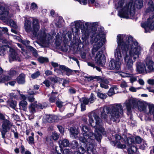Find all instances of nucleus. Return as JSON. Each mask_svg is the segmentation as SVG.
I'll use <instances>...</instances> for the list:
<instances>
[{"instance_id":"1","label":"nucleus","mask_w":154,"mask_h":154,"mask_svg":"<svg viewBox=\"0 0 154 154\" xmlns=\"http://www.w3.org/2000/svg\"><path fill=\"white\" fill-rule=\"evenodd\" d=\"M99 111L97 110L92 112L88 114L89 122L91 125L95 128V134L89 130L88 127L83 126L82 128L83 131L82 136L79 137V140L82 143H94L95 139L100 142L102 136L99 133L101 132L103 134H105L104 129L102 127L103 124L99 116Z\"/></svg>"},{"instance_id":"2","label":"nucleus","mask_w":154,"mask_h":154,"mask_svg":"<svg viewBox=\"0 0 154 154\" xmlns=\"http://www.w3.org/2000/svg\"><path fill=\"white\" fill-rule=\"evenodd\" d=\"M101 118L106 121L108 116L106 114H109L111 120L115 122L116 119L121 117L123 114V109L120 104H116L110 107L104 106L100 108Z\"/></svg>"},{"instance_id":"3","label":"nucleus","mask_w":154,"mask_h":154,"mask_svg":"<svg viewBox=\"0 0 154 154\" xmlns=\"http://www.w3.org/2000/svg\"><path fill=\"white\" fill-rule=\"evenodd\" d=\"M115 4L116 9H120L118 14L121 17L129 18L134 15L135 8L132 2L126 3V0H117Z\"/></svg>"},{"instance_id":"4","label":"nucleus","mask_w":154,"mask_h":154,"mask_svg":"<svg viewBox=\"0 0 154 154\" xmlns=\"http://www.w3.org/2000/svg\"><path fill=\"white\" fill-rule=\"evenodd\" d=\"M89 23L81 20H77L71 23L70 26L72 27L75 26L74 28H72V31L73 34L75 35L78 34L79 31V28L80 27L81 29L82 33V38L83 40V43L87 45L89 44L88 38L91 30L88 28Z\"/></svg>"},{"instance_id":"5","label":"nucleus","mask_w":154,"mask_h":154,"mask_svg":"<svg viewBox=\"0 0 154 154\" xmlns=\"http://www.w3.org/2000/svg\"><path fill=\"white\" fill-rule=\"evenodd\" d=\"M32 28L31 32L33 33V35L37 36L38 39L41 43H37L39 45H41L42 47H47L48 45L49 41L52 38V37L48 34H46L44 29L40 31L37 35L36 33L39 29V25L37 20L34 19L32 22Z\"/></svg>"},{"instance_id":"6","label":"nucleus","mask_w":154,"mask_h":154,"mask_svg":"<svg viewBox=\"0 0 154 154\" xmlns=\"http://www.w3.org/2000/svg\"><path fill=\"white\" fill-rule=\"evenodd\" d=\"M117 41L118 47L121 48H140L136 41H134L133 37L131 36L124 35H118L117 36Z\"/></svg>"},{"instance_id":"7","label":"nucleus","mask_w":154,"mask_h":154,"mask_svg":"<svg viewBox=\"0 0 154 154\" xmlns=\"http://www.w3.org/2000/svg\"><path fill=\"white\" fill-rule=\"evenodd\" d=\"M128 112L131 111V107L137 108L140 112H145L147 110V104L144 101L139 100L136 98H130L127 100L123 103Z\"/></svg>"},{"instance_id":"8","label":"nucleus","mask_w":154,"mask_h":154,"mask_svg":"<svg viewBox=\"0 0 154 154\" xmlns=\"http://www.w3.org/2000/svg\"><path fill=\"white\" fill-rule=\"evenodd\" d=\"M126 49H116L115 51V57L116 59L118 60H122V55L124 56V60L125 64L128 69L131 72H132L133 69L132 66L133 61L127 55Z\"/></svg>"},{"instance_id":"9","label":"nucleus","mask_w":154,"mask_h":154,"mask_svg":"<svg viewBox=\"0 0 154 154\" xmlns=\"http://www.w3.org/2000/svg\"><path fill=\"white\" fill-rule=\"evenodd\" d=\"M92 52L93 55L96 54L95 58L96 63L100 66H103L106 63V56L107 55L105 49H92Z\"/></svg>"},{"instance_id":"10","label":"nucleus","mask_w":154,"mask_h":154,"mask_svg":"<svg viewBox=\"0 0 154 154\" xmlns=\"http://www.w3.org/2000/svg\"><path fill=\"white\" fill-rule=\"evenodd\" d=\"M0 120H3L1 126L0 127V132L2 137L5 140L6 138V133L9 132L13 126V124L9 120L5 119L4 116L1 113Z\"/></svg>"},{"instance_id":"11","label":"nucleus","mask_w":154,"mask_h":154,"mask_svg":"<svg viewBox=\"0 0 154 154\" xmlns=\"http://www.w3.org/2000/svg\"><path fill=\"white\" fill-rule=\"evenodd\" d=\"M91 40L94 42L93 48H100L106 41L105 35L102 32H96L92 36Z\"/></svg>"},{"instance_id":"12","label":"nucleus","mask_w":154,"mask_h":154,"mask_svg":"<svg viewBox=\"0 0 154 154\" xmlns=\"http://www.w3.org/2000/svg\"><path fill=\"white\" fill-rule=\"evenodd\" d=\"M141 26L144 29L145 32H149L150 30L154 29V14L152 17H150L148 19L147 22L141 23Z\"/></svg>"},{"instance_id":"13","label":"nucleus","mask_w":154,"mask_h":154,"mask_svg":"<svg viewBox=\"0 0 154 154\" xmlns=\"http://www.w3.org/2000/svg\"><path fill=\"white\" fill-rule=\"evenodd\" d=\"M146 72H154V62L149 58H147L145 60Z\"/></svg>"},{"instance_id":"14","label":"nucleus","mask_w":154,"mask_h":154,"mask_svg":"<svg viewBox=\"0 0 154 154\" xmlns=\"http://www.w3.org/2000/svg\"><path fill=\"white\" fill-rule=\"evenodd\" d=\"M120 60H111L109 62V67L110 69L119 70L121 66Z\"/></svg>"},{"instance_id":"15","label":"nucleus","mask_w":154,"mask_h":154,"mask_svg":"<svg viewBox=\"0 0 154 154\" xmlns=\"http://www.w3.org/2000/svg\"><path fill=\"white\" fill-rule=\"evenodd\" d=\"M128 52L131 57L135 60L138 58L139 55L141 53L140 49H129Z\"/></svg>"},{"instance_id":"16","label":"nucleus","mask_w":154,"mask_h":154,"mask_svg":"<svg viewBox=\"0 0 154 154\" xmlns=\"http://www.w3.org/2000/svg\"><path fill=\"white\" fill-rule=\"evenodd\" d=\"M136 70L139 73H143L145 71L146 72L145 63L143 64L141 62H137L136 63Z\"/></svg>"},{"instance_id":"17","label":"nucleus","mask_w":154,"mask_h":154,"mask_svg":"<svg viewBox=\"0 0 154 154\" xmlns=\"http://www.w3.org/2000/svg\"><path fill=\"white\" fill-rule=\"evenodd\" d=\"M57 119L55 116L46 115L43 118V120L45 122L52 123L54 122Z\"/></svg>"},{"instance_id":"18","label":"nucleus","mask_w":154,"mask_h":154,"mask_svg":"<svg viewBox=\"0 0 154 154\" xmlns=\"http://www.w3.org/2000/svg\"><path fill=\"white\" fill-rule=\"evenodd\" d=\"M9 13L8 10L5 8L0 13V19L2 20H7L8 18L11 17L10 15H9Z\"/></svg>"},{"instance_id":"19","label":"nucleus","mask_w":154,"mask_h":154,"mask_svg":"<svg viewBox=\"0 0 154 154\" xmlns=\"http://www.w3.org/2000/svg\"><path fill=\"white\" fill-rule=\"evenodd\" d=\"M121 75L124 77H130V80L131 83H133L136 81L137 78L136 76H134L132 74H130L126 72H122L121 74Z\"/></svg>"},{"instance_id":"20","label":"nucleus","mask_w":154,"mask_h":154,"mask_svg":"<svg viewBox=\"0 0 154 154\" xmlns=\"http://www.w3.org/2000/svg\"><path fill=\"white\" fill-rule=\"evenodd\" d=\"M25 30L27 32H30L32 31L31 22L30 21L26 20H25L24 24Z\"/></svg>"},{"instance_id":"21","label":"nucleus","mask_w":154,"mask_h":154,"mask_svg":"<svg viewBox=\"0 0 154 154\" xmlns=\"http://www.w3.org/2000/svg\"><path fill=\"white\" fill-rule=\"evenodd\" d=\"M69 132L71 137L75 138H76L79 132V131L74 127H71L69 129Z\"/></svg>"},{"instance_id":"22","label":"nucleus","mask_w":154,"mask_h":154,"mask_svg":"<svg viewBox=\"0 0 154 154\" xmlns=\"http://www.w3.org/2000/svg\"><path fill=\"white\" fill-rule=\"evenodd\" d=\"M59 146L60 148L64 147H67L69 145V141L66 139H63L60 140L59 141Z\"/></svg>"},{"instance_id":"23","label":"nucleus","mask_w":154,"mask_h":154,"mask_svg":"<svg viewBox=\"0 0 154 154\" xmlns=\"http://www.w3.org/2000/svg\"><path fill=\"white\" fill-rule=\"evenodd\" d=\"M37 101H35L34 103H31L29 106V112L31 114L35 112V108H38L37 104H36Z\"/></svg>"},{"instance_id":"24","label":"nucleus","mask_w":154,"mask_h":154,"mask_svg":"<svg viewBox=\"0 0 154 154\" xmlns=\"http://www.w3.org/2000/svg\"><path fill=\"white\" fill-rule=\"evenodd\" d=\"M27 103L25 100H21L19 103L20 108L26 111L27 109Z\"/></svg>"},{"instance_id":"25","label":"nucleus","mask_w":154,"mask_h":154,"mask_svg":"<svg viewBox=\"0 0 154 154\" xmlns=\"http://www.w3.org/2000/svg\"><path fill=\"white\" fill-rule=\"evenodd\" d=\"M9 55L10 57L13 60H16L18 57L17 54L14 49H10Z\"/></svg>"},{"instance_id":"26","label":"nucleus","mask_w":154,"mask_h":154,"mask_svg":"<svg viewBox=\"0 0 154 154\" xmlns=\"http://www.w3.org/2000/svg\"><path fill=\"white\" fill-rule=\"evenodd\" d=\"M25 75L23 74H20L17 78V81L19 84H23L25 82Z\"/></svg>"},{"instance_id":"27","label":"nucleus","mask_w":154,"mask_h":154,"mask_svg":"<svg viewBox=\"0 0 154 154\" xmlns=\"http://www.w3.org/2000/svg\"><path fill=\"white\" fill-rule=\"evenodd\" d=\"M149 7L146 10L147 12L153 11H154V3L152 0H150L148 3Z\"/></svg>"},{"instance_id":"28","label":"nucleus","mask_w":154,"mask_h":154,"mask_svg":"<svg viewBox=\"0 0 154 154\" xmlns=\"http://www.w3.org/2000/svg\"><path fill=\"white\" fill-rule=\"evenodd\" d=\"M149 109V113L153 116L154 119V104H149L148 105Z\"/></svg>"},{"instance_id":"29","label":"nucleus","mask_w":154,"mask_h":154,"mask_svg":"<svg viewBox=\"0 0 154 154\" xmlns=\"http://www.w3.org/2000/svg\"><path fill=\"white\" fill-rule=\"evenodd\" d=\"M135 6L138 9L141 8L143 6V0H136L135 2Z\"/></svg>"},{"instance_id":"30","label":"nucleus","mask_w":154,"mask_h":154,"mask_svg":"<svg viewBox=\"0 0 154 154\" xmlns=\"http://www.w3.org/2000/svg\"><path fill=\"white\" fill-rule=\"evenodd\" d=\"M8 74L11 77L17 75L18 73L15 69L12 68L8 72Z\"/></svg>"},{"instance_id":"31","label":"nucleus","mask_w":154,"mask_h":154,"mask_svg":"<svg viewBox=\"0 0 154 154\" xmlns=\"http://www.w3.org/2000/svg\"><path fill=\"white\" fill-rule=\"evenodd\" d=\"M11 79V77L8 75L2 76L0 78V83L5 82L10 80Z\"/></svg>"},{"instance_id":"32","label":"nucleus","mask_w":154,"mask_h":154,"mask_svg":"<svg viewBox=\"0 0 154 154\" xmlns=\"http://www.w3.org/2000/svg\"><path fill=\"white\" fill-rule=\"evenodd\" d=\"M38 61L41 63H46L48 62V58L40 57L38 58Z\"/></svg>"},{"instance_id":"33","label":"nucleus","mask_w":154,"mask_h":154,"mask_svg":"<svg viewBox=\"0 0 154 154\" xmlns=\"http://www.w3.org/2000/svg\"><path fill=\"white\" fill-rule=\"evenodd\" d=\"M55 94L57 95V93L53 92L51 93V96L50 97L49 99V101L50 102H54L57 100L56 97H53V95H54Z\"/></svg>"},{"instance_id":"34","label":"nucleus","mask_w":154,"mask_h":154,"mask_svg":"<svg viewBox=\"0 0 154 154\" xmlns=\"http://www.w3.org/2000/svg\"><path fill=\"white\" fill-rule=\"evenodd\" d=\"M8 104L12 108H14L16 106V102L13 100L7 101Z\"/></svg>"},{"instance_id":"35","label":"nucleus","mask_w":154,"mask_h":154,"mask_svg":"<svg viewBox=\"0 0 154 154\" xmlns=\"http://www.w3.org/2000/svg\"><path fill=\"white\" fill-rule=\"evenodd\" d=\"M136 150V148L134 146H131L130 149L128 150V154H134Z\"/></svg>"},{"instance_id":"36","label":"nucleus","mask_w":154,"mask_h":154,"mask_svg":"<svg viewBox=\"0 0 154 154\" xmlns=\"http://www.w3.org/2000/svg\"><path fill=\"white\" fill-rule=\"evenodd\" d=\"M8 23L11 27L15 29L17 28V26L16 23L13 20H9Z\"/></svg>"},{"instance_id":"37","label":"nucleus","mask_w":154,"mask_h":154,"mask_svg":"<svg viewBox=\"0 0 154 154\" xmlns=\"http://www.w3.org/2000/svg\"><path fill=\"white\" fill-rule=\"evenodd\" d=\"M97 95L99 97L103 99L106 98L107 97L106 94H103L100 92H97Z\"/></svg>"},{"instance_id":"38","label":"nucleus","mask_w":154,"mask_h":154,"mask_svg":"<svg viewBox=\"0 0 154 154\" xmlns=\"http://www.w3.org/2000/svg\"><path fill=\"white\" fill-rule=\"evenodd\" d=\"M80 100L81 103L86 105L88 104L89 102L88 99L86 98H82Z\"/></svg>"},{"instance_id":"39","label":"nucleus","mask_w":154,"mask_h":154,"mask_svg":"<svg viewBox=\"0 0 154 154\" xmlns=\"http://www.w3.org/2000/svg\"><path fill=\"white\" fill-rule=\"evenodd\" d=\"M52 136L53 139L55 140H57L59 137V135L55 132H52Z\"/></svg>"},{"instance_id":"40","label":"nucleus","mask_w":154,"mask_h":154,"mask_svg":"<svg viewBox=\"0 0 154 154\" xmlns=\"http://www.w3.org/2000/svg\"><path fill=\"white\" fill-rule=\"evenodd\" d=\"M89 102L90 103H93L95 100L94 95L92 93H91L90 98L88 99Z\"/></svg>"},{"instance_id":"41","label":"nucleus","mask_w":154,"mask_h":154,"mask_svg":"<svg viewBox=\"0 0 154 154\" xmlns=\"http://www.w3.org/2000/svg\"><path fill=\"white\" fill-rule=\"evenodd\" d=\"M47 104L46 103H43L42 104H37L38 108L42 109L46 108L47 106Z\"/></svg>"},{"instance_id":"42","label":"nucleus","mask_w":154,"mask_h":154,"mask_svg":"<svg viewBox=\"0 0 154 154\" xmlns=\"http://www.w3.org/2000/svg\"><path fill=\"white\" fill-rule=\"evenodd\" d=\"M40 75V73L39 71H37L35 73L32 74L31 75V77L33 79H35L38 77Z\"/></svg>"},{"instance_id":"43","label":"nucleus","mask_w":154,"mask_h":154,"mask_svg":"<svg viewBox=\"0 0 154 154\" xmlns=\"http://www.w3.org/2000/svg\"><path fill=\"white\" fill-rule=\"evenodd\" d=\"M72 147L73 148H76L78 146V143L75 140H73L71 143Z\"/></svg>"},{"instance_id":"44","label":"nucleus","mask_w":154,"mask_h":154,"mask_svg":"<svg viewBox=\"0 0 154 154\" xmlns=\"http://www.w3.org/2000/svg\"><path fill=\"white\" fill-rule=\"evenodd\" d=\"M116 92L114 90V88H110L109 91L108 92V95L109 96H111L112 95L115 94Z\"/></svg>"},{"instance_id":"45","label":"nucleus","mask_w":154,"mask_h":154,"mask_svg":"<svg viewBox=\"0 0 154 154\" xmlns=\"http://www.w3.org/2000/svg\"><path fill=\"white\" fill-rule=\"evenodd\" d=\"M54 51L59 54H61L60 51H61L64 52H66L67 51V49H54Z\"/></svg>"},{"instance_id":"46","label":"nucleus","mask_w":154,"mask_h":154,"mask_svg":"<svg viewBox=\"0 0 154 154\" xmlns=\"http://www.w3.org/2000/svg\"><path fill=\"white\" fill-rule=\"evenodd\" d=\"M27 99L28 101L30 102L34 101L35 100L34 97L31 95H29L27 96Z\"/></svg>"},{"instance_id":"47","label":"nucleus","mask_w":154,"mask_h":154,"mask_svg":"<svg viewBox=\"0 0 154 154\" xmlns=\"http://www.w3.org/2000/svg\"><path fill=\"white\" fill-rule=\"evenodd\" d=\"M31 51L33 55L35 57H37L38 56V54L37 50L35 49H29Z\"/></svg>"},{"instance_id":"48","label":"nucleus","mask_w":154,"mask_h":154,"mask_svg":"<svg viewBox=\"0 0 154 154\" xmlns=\"http://www.w3.org/2000/svg\"><path fill=\"white\" fill-rule=\"evenodd\" d=\"M63 103L60 100H58L56 102V104L57 107L59 108H61L63 106Z\"/></svg>"},{"instance_id":"49","label":"nucleus","mask_w":154,"mask_h":154,"mask_svg":"<svg viewBox=\"0 0 154 154\" xmlns=\"http://www.w3.org/2000/svg\"><path fill=\"white\" fill-rule=\"evenodd\" d=\"M58 77H51L49 78V79L54 83L57 82L58 81Z\"/></svg>"},{"instance_id":"50","label":"nucleus","mask_w":154,"mask_h":154,"mask_svg":"<svg viewBox=\"0 0 154 154\" xmlns=\"http://www.w3.org/2000/svg\"><path fill=\"white\" fill-rule=\"evenodd\" d=\"M6 49H0V55L3 56L7 53Z\"/></svg>"},{"instance_id":"51","label":"nucleus","mask_w":154,"mask_h":154,"mask_svg":"<svg viewBox=\"0 0 154 154\" xmlns=\"http://www.w3.org/2000/svg\"><path fill=\"white\" fill-rule=\"evenodd\" d=\"M71 152V149H64L62 152L63 154H70Z\"/></svg>"},{"instance_id":"52","label":"nucleus","mask_w":154,"mask_h":154,"mask_svg":"<svg viewBox=\"0 0 154 154\" xmlns=\"http://www.w3.org/2000/svg\"><path fill=\"white\" fill-rule=\"evenodd\" d=\"M127 83L125 81H122L120 84V86L122 88H125L128 87Z\"/></svg>"},{"instance_id":"53","label":"nucleus","mask_w":154,"mask_h":154,"mask_svg":"<svg viewBox=\"0 0 154 154\" xmlns=\"http://www.w3.org/2000/svg\"><path fill=\"white\" fill-rule=\"evenodd\" d=\"M65 71L66 72V75L68 76L70 75L71 74V73L73 72V71L72 70L70 69L67 67Z\"/></svg>"},{"instance_id":"54","label":"nucleus","mask_w":154,"mask_h":154,"mask_svg":"<svg viewBox=\"0 0 154 154\" xmlns=\"http://www.w3.org/2000/svg\"><path fill=\"white\" fill-rule=\"evenodd\" d=\"M37 8V6L36 4L32 3L31 5L30 9L31 10H34Z\"/></svg>"},{"instance_id":"55","label":"nucleus","mask_w":154,"mask_h":154,"mask_svg":"<svg viewBox=\"0 0 154 154\" xmlns=\"http://www.w3.org/2000/svg\"><path fill=\"white\" fill-rule=\"evenodd\" d=\"M117 147L121 149L125 148L126 147V145L125 144H122L120 142L118 143L117 144Z\"/></svg>"},{"instance_id":"56","label":"nucleus","mask_w":154,"mask_h":154,"mask_svg":"<svg viewBox=\"0 0 154 154\" xmlns=\"http://www.w3.org/2000/svg\"><path fill=\"white\" fill-rule=\"evenodd\" d=\"M79 151L81 152V154H83L85 153L86 151H87L86 149H85L82 146H80L79 148Z\"/></svg>"},{"instance_id":"57","label":"nucleus","mask_w":154,"mask_h":154,"mask_svg":"<svg viewBox=\"0 0 154 154\" xmlns=\"http://www.w3.org/2000/svg\"><path fill=\"white\" fill-rule=\"evenodd\" d=\"M135 140L136 142L138 143H140L142 141L141 138L138 136H137L135 137Z\"/></svg>"},{"instance_id":"58","label":"nucleus","mask_w":154,"mask_h":154,"mask_svg":"<svg viewBox=\"0 0 154 154\" xmlns=\"http://www.w3.org/2000/svg\"><path fill=\"white\" fill-rule=\"evenodd\" d=\"M100 85V86L102 88H104L105 89H107L108 88V84L101 83Z\"/></svg>"},{"instance_id":"59","label":"nucleus","mask_w":154,"mask_h":154,"mask_svg":"<svg viewBox=\"0 0 154 154\" xmlns=\"http://www.w3.org/2000/svg\"><path fill=\"white\" fill-rule=\"evenodd\" d=\"M47 87H49L50 86V82L48 80H45L43 82Z\"/></svg>"},{"instance_id":"60","label":"nucleus","mask_w":154,"mask_h":154,"mask_svg":"<svg viewBox=\"0 0 154 154\" xmlns=\"http://www.w3.org/2000/svg\"><path fill=\"white\" fill-rule=\"evenodd\" d=\"M57 127L58 128L59 131L61 133H63L64 131V128L62 126L58 125L57 126Z\"/></svg>"},{"instance_id":"61","label":"nucleus","mask_w":154,"mask_h":154,"mask_svg":"<svg viewBox=\"0 0 154 154\" xmlns=\"http://www.w3.org/2000/svg\"><path fill=\"white\" fill-rule=\"evenodd\" d=\"M34 138L32 136L29 137V142L30 144H32L34 143Z\"/></svg>"},{"instance_id":"62","label":"nucleus","mask_w":154,"mask_h":154,"mask_svg":"<svg viewBox=\"0 0 154 154\" xmlns=\"http://www.w3.org/2000/svg\"><path fill=\"white\" fill-rule=\"evenodd\" d=\"M0 31L5 32H7L8 31V29L6 27H1L0 28Z\"/></svg>"},{"instance_id":"63","label":"nucleus","mask_w":154,"mask_h":154,"mask_svg":"<svg viewBox=\"0 0 154 154\" xmlns=\"http://www.w3.org/2000/svg\"><path fill=\"white\" fill-rule=\"evenodd\" d=\"M147 146V144L146 143H143V144L142 143L140 146V149L144 150L145 148Z\"/></svg>"},{"instance_id":"64","label":"nucleus","mask_w":154,"mask_h":154,"mask_svg":"<svg viewBox=\"0 0 154 154\" xmlns=\"http://www.w3.org/2000/svg\"><path fill=\"white\" fill-rule=\"evenodd\" d=\"M147 82L149 84L154 85V79H149L148 80Z\"/></svg>"}]
</instances>
